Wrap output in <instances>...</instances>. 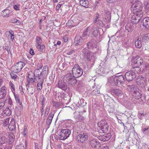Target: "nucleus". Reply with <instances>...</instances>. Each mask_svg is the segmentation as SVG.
Listing matches in <instances>:
<instances>
[{
  "label": "nucleus",
  "mask_w": 149,
  "mask_h": 149,
  "mask_svg": "<svg viewBox=\"0 0 149 149\" xmlns=\"http://www.w3.org/2000/svg\"><path fill=\"white\" fill-rule=\"evenodd\" d=\"M143 63V60L142 58L139 57L138 58L135 62V63L137 65H140Z\"/></svg>",
  "instance_id": "29"
},
{
  "label": "nucleus",
  "mask_w": 149,
  "mask_h": 149,
  "mask_svg": "<svg viewBox=\"0 0 149 149\" xmlns=\"http://www.w3.org/2000/svg\"><path fill=\"white\" fill-rule=\"evenodd\" d=\"M9 14V10L8 9L3 10L1 13V15L4 17H8Z\"/></svg>",
  "instance_id": "27"
},
{
  "label": "nucleus",
  "mask_w": 149,
  "mask_h": 149,
  "mask_svg": "<svg viewBox=\"0 0 149 149\" xmlns=\"http://www.w3.org/2000/svg\"><path fill=\"white\" fill-rule=\"evenodd\" d=\"M132 88H134L133 90L132 91V95L133 97L136 99H139L141 97V94L139 92V89L137 88L136 89L135 86H132Z\"/></svg>",
  "instance_id": "15"
},
{
  "label": "nucleus",
  "mask_w": 149,
  "mask_h": 149,
  "mask_svg": "<svg viewBox=\"0 0 149 149\" xmlns=\"http://www.w3.org/2000/svg\"><path fill=\"white\" fill-rule=\"evenodd\" d=\"M73 75L75 78H78L81 76L83 74L82 69L80 68L79 66L77 65H75L72 69Z\"/></svg>",
  "instance_id": "7"
},
{
  "label": "nucleus",
  "mask_w": 149,
  "mask_h": 149,
  "mask_svg": "<svg viewBox=\"0 0 149 149\" xmlns=\"http://www.w3.org/2000/svg\"><path fill=\"white\" fill-rule=\"evenodd\" d=\"M28 74V78H30L31 77H36V73L35 72V71L34 72L32 71L29 72L27 73Z\"/></svg>",
  "instance_id": "34"
},
{
  "label": "nucleus",
  "mask_w": 149,
  "mask_h": 149,
  "mask_svg": "<svg viewBox=\"0 0 149 149\" xmlns=\"http://www.w3.org/2000/svg\"><path fill=\"white\" fill-rule=\"evenodd\" d=\"M61 6V5L60 4H58L56 6V9L58 10L59 9Z\"/></svg>",
  "instance_id": "61"
},
{
  "label": "nucleus",
  "mask_w": 149,
  "mask_h": 149,
  "mask_svg": "<svg viewBox=\"0 0 149 149\" xmlns=\"http://www.w3.org/2000/svg\"><path fill=\"white\" fill-rule=\"evenodd\" d=\"M54 116V114L52 112H51L48 116L46 122V124L47 125H50L51 124Z\"/></svg>",
  "instance_id": "22"
},
{
  "label": "nucleus",
  "mask_w": 149,
  "mask_h": 149,
  "mask_svg": "<svg viewBox=\"0 0 149 149\" xmlns=\"http://www.w3.org/2000/svg\"><path fill=\"white\" fill-rule=\"evenodd\" d=\"M71 134L70 130L68 129H62L61 131L59 138L61 140H65L67 139Z\"/></svg>",
  "instance_id": "9"
},
{
  "label": "nucleus",
  "mask_w": 149,
  "mask_h": 149,
  "mask_svg": "<svg viewBox=\"0 0 149 149\" xmlns=\"http://www.w3.org/2000/svg\"><path fill=\"white\" fill-rule=\"evenodd\" d=\"M125 77L127 81H131L135 78L136 74L132 71H129L125 73Z\"/></svg>",
  "instance_id": "13"
},
{
  "label": "nucleus",
  "mask_w": 149,
  "mask_h": 149,
  "mask_svg": "<svg viewBox=\"0 0 149 149\" xmlns=\"http://www.w3.org/2000/svg\"><path fill=\"white\" fill-rule=\"evenodd\" d=\"M87 45L88 49H93L97 47V42L95 40H92L87 44Z\"/></svg>",
  "instance_id": "17"
},
{
  "label": "nucleus",
  "mask_w": 149,
  "mask_h": 149,
  "mask_svg": "<svg viewBox=\"0 0 149 149\" xmlns=\"http://www.w3.org/2000/svg\"><path fill=\"white\" fill-rule=\"evenodd\" d=\"M9 137L10 141L12 142L14 141L15 136L14 134H11L9 135Z\"/></svg>",
  "instance_id": "41"
},
{
  "label": "nucleus",
  "mask_w": 149,
  "mask_h": 149,
  "mask_svg": "<svg viewBox=\"0 0 149 149\" xmlns=\"http://www.w3.org/2000/svg\"><path fill=\"white\" fill-rule=\"evenodd\" d=\"M5 86H2L0 88V99H3L5 97L6 94V91Z\"/></svg>",
  "instance_id": "21"
},
{
  "label": "nucleus",
  "mask_w": 149,
  "mask_h": 149,
  "mask_svg": "<svg viewBox=\"0 0 149 149\" xmlns=\"http://www.w3.org/2000/svg\"><path fill=\"white\" fill-rule=\"evenodd\" d=\"M105 19L108 22H110L111 20V15L110 14H109L108 16L107 17H105Z\"/></svg>",
  "instance_id": "50"
},
{
  "label": "nucleus",
  "mask_w": 149,
  "mask_h": 149,
  "mask_svg": "<svg viewBox=\"0 0 149 149\" xmlns=\"http://www.w3.org/2000/svg\"><path fill=\"white\" fill-rule=\"evenodd\" d=\"M30 53L31 55H33L34 54L33 50L32 49H30Z\"/></svg>",
  "instance_id": "57"
},
{
  "label": "nucleus",
  "mask_w": 149,
  "mask_h": 149,
  "mask_svg": "<svg viewBox=\"0 0 149 149\" xmlns=\"http://www.w3.org/2000/svg\"><path fill=\"white\" fill-rule=\"evenodd\" d=\"M74 51L73 50H72L70 52H68L67 53V54L69 55H71L72 54L73 52H74Z\"/></svg>",
  "instance_id": "63"
},
{
  "label": "nucleus",
  "mask_w": 149,
  "mask_h": 149,
  "mask_svg": "<svg viewBox=\"0 0 149 149\" xmlns=\"http://www.w3.org/2000/svg\"><path fill=\"white\" fill-rule=\"evenodd\" d=\"M149 39V37L148 35L146 34L143 37V40H148Z\"/></svg>",
  "instance_id": "49"
},
{
  "label": "nucleus",
  "mask_w": 149,
  "mask_h": 149,
  "mask_svg": "<svg viewBox=\"0 0 149 149\" xmlns=\"http://www.w3.org/2000/svg\"><path fill=\"white\" fill-rule=\"evenodd\" d=\"M101 22L99 20V16L98 13H97L95 17L94 18L93 22L94 23L98 24Z\"/></svg>",
  "instance_id": "31"
},
{
  "label": "nucleus",
  "mask_w": 149,
  "mask_h": 149,
  "mask_svg": "<svg viewBox=\"0 0 149 149\" xmlns=\"http://www.w3.org/2000/svg\"><path fill=\"white\" fill-rule=\"evenodd\" d=\"M92 94L93 95H96L97 94H99L100 93V88H96L92 92Z\"/></svg>",
  "instance_id": "39"
},
{
  "label": "nucleus",
  "mask_w": 149,
  "mask_h": 149,
  "mask_svg": "<svg viewBox=\"0 0 149 149\" xmlns=\"http://www.w3.org/2000/svg\"><path fill=\"white\" fill-rule=\"evenodd\" d=\"M57 86V87L64 91L66 90L67 88V86L65 83L62 81H58Z\"/></svg>",
  "instance_id": "19"
},
{
  "label": "nucleus",
  "mask_w": 149,
  "mask_h": 149,
  "mask_svg": "<svg viewBox=\"0 0 149 149\" xmlns=\"http://www.w3.org/2000/svg\"><path fill=\"white\" fill-rule=\"evenodd\" d=\"M82 39L79 36H76L75 37L73 44L76 46L80 45L82 44Z\"/></svg>",
  "instance_id": "20"
},
{
  "label": "nucleus",
  "mask_w": 149,
  "mask_h": 149,
  "mask_svg": "<svg viewBox=\"0 0 149 149\" xmlns=\"http://www.w3.org/2000/svg\"><path fill=\"white\" fill-rule=\"evenodd\" d=\"M49 108H48V107H47L46 108L45 113V116H47L48 115V114L49 112Z\"/></svg>",
  "instance_id": "46"
},
{
  "label": "nucleus",
  "mask_w": 149,
  "mask_h": 149,
  "mask_svg": "<svg viewBox=\"0 0 149 149\" xmlns=\"http://www.w3.org/2000/svg\"><path fill=\"white\" fill-rule=\"evenodd\" d=\"M89 29L90 30V33L92 35L95 37H96L98 35V31L96 27L95 26H92L88 27Z\"/></svg>",
  "instance_id": "16"
},
{
  "label": "nucleus",
  "mask_w": 149,
  "mask_h": 149,
  "mask_svg": "<svg viewBox=\"0 0 149 149\" xmlns=\"http://www.w3.org/2000/svg\"><path fill=\"white\" fill-rule=\"evenodd\" d=\"M63 39L65 42H66L68 40V38L66 36H64L63 37Z\"/></svg>",
  "instance_id": "58"
},
{
  "label": "nucleus",
  "mask_w": 149,
  "mask_h": 149,
  "mask_svg": "<svg viewBox=\"0 0 149 149\" xmlns=\"http://www.w3.org/2000/svg\"><path fill=\"white\" fill-rule=\"evenodd\" d=\"M42 100L41 101V105L42 106H44L45 100H44V96H42Z\"/></svg>",
  "instance_id": "51"
},
{
  "label": "nucleus",
  "mask_w": 149,
  "mask_h": 149,
  "mask_svg": "<svg viewBox=\"0 0 149 149\" xmlns=\"http://www.w3.org/2000/svg\"><path fill=\"white\" fill-rule=\"evenodd\" d=\"M6 33H8V38L10 39V40L13 42L14 39V33L12 31H7Z\"/></svg>",
  "instance_id": "25"
},
{
  "label": "nucleus",
  "mask_w": 149,
  "mask_h": 149,
  "mask_svg": "<svg viewBox=\"0 0 149 149\" xmlns=\"http://www.w3.org/2000/svg\"><path fill=\"white\" fill-rule=\"evenodd\" d=\"M61 44V42L59 41H58L57 42V43L56 44H54V46H56L57 45H60Z\"/></svg>",
  "instance_id": "59"
},
{
  "label": "nucleus",
  "mask_w": 149,
  "mask_h": 149,
  "mask_svg": "<svg viewBox=\"0 0 149 149\" xmlns=\"http://www.w3.org/2000/svg\"><path fill=\"white\" fill-rule=\"evenodd\" d=\"M79 2L80 4L86 8L88 7L89 2L88 1L81 0Z\"/></svg>",
  "instance_id": "26"
},
{
  "label": "nucleus",
  "mask_w": 149,
  "mask_h": 149,
  "mask_svg": "<svg viewBox=\"0 0 149 149\" xmlns=\"http://www.w3.org/2000/svg\"><path fill=\"white\" fill-rule=\"evenodd\" d=\"M98 139L101 141H105L104 134L99 136Z\"/></svg>",
  "instance_id": "47"
},
{
  "label": "nucleus",
  "mask_w": 149,
  "mask_h": 149,
  "mask_svg": "<svg viewBox=\"0 0 149 149\" xmlns=\"http://www.w3.org/2000/svg\"><path fill=\"white\" fill-rule=\"evenodd\" d=\"M3 113L6 115L9 116L11 114V111L8 108H6L3 111Z\"/></svg>",
  "instance_id": "36"
},
{
  "label": "nucleus",
  "mask_w": 149,
  "mask_h": 149,
  "mask_svg": "<svg viewBox=\"0 0 149 149\" xmlns=\"http://www.w3.org/2000/svg\"><path fill=\"white\" fill-rule=\"evenodd\" d=\"M135 45L136 47L138 48H140L141 47V40H139L138 38L136 41L135 42Z\"/></svg>",
  "instance_id": "32"
},
{
  "label": "nucleus",
  "mask_w": 149,
  "mask_h": 149,
  "mask_svg": "<svg viewBox=\"0 0 149 149\" xmlns=\"http://www.w3.org/2000/svg\"><path fill=\"white\" fill-rule=\"evenodd\" d=\"M14 96L17 103L19 104V105L21 106V107H22V104L20 101L19 97V96L17 95H16L14 94Z\"/></svg>",
  "instance_id": "35"
},
{
  "label": "nucleus",
  "mask_w": 149,
  "mask_h": 149,
  "mask_svg": "<svg viewBox=\"0 0 149 149\" xmlns=\"http://www.w3.org/2000/svg\"><path fill=\"white\" fill-rule=\"evenodd\" d=\"M10 75L12 79H15L17 77V75L12 72L10 73Z\"/></svg>",
  "instance_id": "45"
},
{
  "label": "nucleus",
  "mask_w": 149,
  "mask_h": 149,
  "mask_svg": "<svg viewBox=\"0 0 149 149\" xmlns=\"http://www.w3.org/2000/svg\"><path fill=\"white\" fill-rule=\"evenodd\" d=\"M55 106L57 107H59L60 106V104L58 102H55Z\"/></svg>",
  "instance_id": "56"
},
{
  "label": "nucleus",
  "mask_w": 149,
  "mask_h": 149,
  "mask_svg": "<svg viewBox=\"0 0 149 149\" xmlns=\"http://www.w3.org/2000/svg\"><path fill=\"white\" fill-rule=\"evenodd\" d=\"M135 71L138 74H141L143 72V70H141V68L139 67H134Z\"/></svg>",
  "instance_id": "38"
},
{
  "label": "nucleus",
  "mask_w": 149,
  "mask_h": 149,
  "mask_svg": "<svg viewBox=\"0 0 149 149\" xmlns=\"http://www.w3.org/2000/svg\"><path fill=\"white\" fill-rule=\"evenodd\" d=\"M104 135L105 141L109 140L111 137V134L110 133H108Z\"/></svg>",
  "instance_id": "37"
},
{
  "label": "nucleus",
  "mask_w": 149,
  "mask_h": 149,
  "mask_svg": "<svg viewBox=\"0 0 149 149\" xmlns=\"http://www.w3.org/2000/svg\"><path fill=\"white\" fill-rule=\"evenodd\" d=\"M133 3H138L139 2H140V0H132Z\"/></svg>",
  "instance_id": "60"
},
{
  "label": "nucleus",
  "mask_w": 149,
  "mask_h": 149,
  "mask_svg": "<svg viewBox=\"0 0 149 149\" xmlns=\"http://www.w3.org/2000/svg\"><path fill=\"white\" fill-rule=\"evenodd\" d=\"M8 128L9 130L11 131H13L15 129V124L14 122L11 123V124H10L8 125Z\"/></svg>",
  "instance_id": "33"
},
{
  "label": "nucleus",
  "mask_w": 149,
  "mask_h": 149,
  "mask_svg": "<svg viewBox=\"0 0 149 149\" xmlns=\"http://www.w3.org/2000/svg\"><path fill=\"white\" fill-rule=\"evenodd\" d=\"M82 56L86 61L90 62L92 64L94 63L96 59L95 53L91 52L86 48L82 50Z\"/></svg>",
  "instance_id": "2"
},
{
  "label": "nucleus",
  "mask_w": 149,
  "mask_h": 149,
  "mask_svg": "<svg viewBox=\"0 0 149 149\" xmlns=\"http://www.w3.org/2000/svg\"><path fill=\"white\" fill-rule=\"evenodd\" d=\"M90 145L92 148L98 149L100 147V144L98 141L95 139H91L89 141Z\"/></svg>",
  "instance_id": "14"
},
{
  "label": "nucleus",
  "mask_w": 149,
  "mask_h": 149,
  "mask_svg": "<svg viewBox=\"0 0 149 149\" xmlns=\"http://www.w3.org/2000/svg\"><path fill=\"white\" fill-rule=\"evenodd\" d=\"M9 85L11 86V88L13 89V91L15 90V88L14 86V84L11 82H9Z\"/></svg>",
  "instance_id": "52"
},
{
  "label": "nucleus",
  "mask_w": 149,
  "mask_h": 149,
  "mask_svg": "<svg viewBox=\"0 0 149 149\" xmlns=\"http://www.w3.org/2000/svg\"><path fill=\"white\" fill-rule=\"evenodd\" d=\"M48 72V67L47 66H45L43 68L41 72L39 69L35 70V72L37 78L39 77L40 79H42L43 80L47 77Z\"/></svg>",
  "instance_id": "3"
},
{
  "label": "nucleus",
  "mask_w": 149,
  "mask_h": 149,
  "mask_svg": "<svg viewBox=\"0 0 149 149\" xmlns=\"http://www.w3.org/2000/svg\"><path fill=\"white\" fill-rule=\"evenodd\" d=\"M24 66V64L23 62H18L15 65L11 67V71L15 73L19 72Z\"/></svg>",
  "instance_id": "10"
},
{
  "label": "nucleus",
  "mask_w": 149,
  "mask_h": 149,
  "mask_svg": "<svg viewBox=\"0 0 149 149\" xmlns=\"http://www.w3.org/2000/svg\"><path fill=\"white\" fill-rule=\"evenodd\" d=\"M125 81L123 75L116 76L114 77H111L108 80L107 84L111 86L122 85Z\"/></svg>",
  "instance_id": "1"
},
{
  "label": "nucleus",
  "mask_w": 149,
  "mask_h": 149,
  "mask_svg": "<svg viewBox=\"0 0 149 149\" xmlns=\"http://www.w3.org/2000/svg\"><path fill=\"white\" fill-rule=\"evenodd\" d=\"M9 120L8 119H6L5 122L3 123V125L5 126L7 125L8 124Z\"/></svg>",
  "instance_id": "53"
},
{
  "label": "nucleus",
  "mask_w": 149,
  "mask_h": 149,
  "mask_svg": "<svg viewBox=\"0 0 149 149\" xmlns=\"http://www.w3.org/2000/svg\"><path fill=\"white\" fill-rule=\"evenodd\" d=\"M145 8L146 11H149V4H148L147 3H146L144 4Z\"/></svg>",
  "instance_id": "44"
},
{
  "label": "nucleus",
  "mask_w": 149,
  "mask_h": 149,
  "mask_svg": "<svg viewBox=\"0 0 149 149\" xmlns=\"http://www.w3.org/2000/svg\"><path fill=\"white\" fill-rule=\"evenodd\" d=\"M15 149H25V148L23 144H20L19 145L16 146Z\"/></svg>",
  "instance_id": "40"
},
{
  "label": "nucleus",
  "mask_w": 149,
  "mask_h": 149,
  "mask_svg": "<svg viewBox=\"0 0 149 149\" xmlns=\"http://www.w3.org/2000/svg\"><path fill=\"white\" fill-rule=\"evenodd\" d=\"M125 29L129 32H132L133 30V26L131 23H128L125 26Z\"/></svg>",
  "instance_id": "24"
},
{
  "label": "nucleus",
  "mask_w": 149,
  "mask_h": 149,
  "mask_svg": "<svg viewBox=\"0 0 149 149\" xmlns=\"http://www.w3.org/2000/svg\"><path fill=\"white\" fill-rule=\"evenodd\" d=\"M35 75L36 76V77H34V78L33 77L28 78L27 80L29 84H33L35 80L36 81L37 77H36V75Z\"/></svg>",
  "instance_id": "28"
},
{
  "label": "nucleus",
  "mask_w": 149,
  "mask_h": 149,
  "mask_svg": "<svg viewBox=\"0 0 149 149\" xmlns=\"http://www.w3.org/2000/svg\"><path fill=\"white\" fill-rule=\"evenodd\" d=\"M149 129V127L148 126L147 127V128H144L143 130V132H144L145 131L148 130Z\"/></svg>",
  "instance_id": "64"
},
{
  "label": "nucleus",
  "mask_w": 149,
  "mask_h": 149,
  "mask_svg": "<svg viewBox=\"0 0 149 149\" xmlns=\"http://www.w3.org/2000/svg\"><path fill=\"white\" fill-rule=\"evenodd\" d=\"M88 30H89V28H88V27L86 29V30L84 32V33L82 35L83 37H85L87 35Z\"/></svg>",
  "instance_id": "43"
},
{
  "label": "nucleus",
  "mask_w": 149,
  "mask_h": 149,
  "mask_svg": "<svg viewBox=\"0 0 149 149\" xmlns=\"http://www.w3.org/2000/svg\"><path fill=\"white\" fill-rule=\"evenodd\" d=\"M44 106H41L40 107V111H44Z\"/></svg>",
  "instance_id": "62"
},
{
  "label": "nucleus",
  "mask_w": 149,
  "mask_h": 149,
  "mask_svg": "<svg viewBox=\"0 0 149 149\" xmlns=\"http://www.w3.org/2000/svg\"><path fill=\"white\" fill-rule=\"evenodd\" d=\"M143 7V5L141 2L138 3H133L131 7V10L136 13H143L142 10Z\"/></svg>",
  "instance_id": "6"
},
{
  "label": "nucleus",
  "mask_w": 149,
  "mask_h": 149,
  "mask_svg": "<svg viewBox=\"0 0 149 149\" xmlns=\"http://www.w3.org/2000/svg\"><path fill=\"white\" fill-rule=\"evenodd\" d=\"M44 81L42 79H40L39 77L37 78L36 81L38 82L37 88L38 91H40L42 89Z\"/></svg>",
  "instance_id": "18"
},
{
  "label": "nucleus",
  "mask_w": 149,
  "mask_h": 149,
  "mask_svg": "<svg viewBox=\"0 0 149 149\" xmlns=\"http://www.w3.org/2000/svg\"><path fill=\"white\" fill-rule=\"evenodd\" d=\"M20 7V5L19 4L17 5H15L13 6V8L16 11L19 10H20L19 8Z\"/></svg>",
  "instance_id": "42"
},
{
  "label": "nucleus",
  "mask_w": 149,
  "mask_h": 149,
  "mask_svg": "<svg viewBox=\"0 0 149 149\" xmlns=\"http://www.w3.org/2000/svg\"><path fill=\"white\" fill-rule=\"evenodd\" d=\"M4 103L3 102L0 103V110L1 109L4 105Z\"/></svg>",
  "instance_id": "54"
},
{
  "label": "nucleus",
  "mask_w": 149,
  "mask_h": 149,
  "mask_svg": "<svg viewBox=\"0 0 149 149\" xmlns=\"http://www.w3.org/2000/svg\"><path fill=\"white\" fill-rule=\"evenodd\" d=\"M143 25L147 29H149V17L145 18L143 20Z\"/></svg>",
  "instance_id": "23"
},
{
  "label": "nucleus",
  "mask_w": 149,
  "mask_h": 149,
  "mask_svg": "<svg viewBox=\"0 0 149 149\" xmlns=\"http://www.w3.org/2000/svg\"><path fill=\"white\" fill-rule=\"evenodd\" d=\"M112 92L115 95L117 96L119 95H120L122 93V92L121 90L119 89H113L112 91Z\"/></svg>",
  "instance_id": "30"
},
{
  "label": "nucleus",
  "mask_w": 149,
  "mask_h": 149,
  "mask_svg": "<svg viewBox=\"0 0 149 149\" xmlns=\"http://www.w3.org/2000/svg\"><path fill=\"white\" fill-rule=\"evenodd\" d=\"M11 22L14 23L16 22L17 24L19 23V22H18V20L14 18L11 20Z\"/></svg>",
  "instance_id": "48"
},
{
  "label": "nucleus",
  "mask_w": 149,
  "mask_h": 149,
  "mask_svg": "<svg viewBox=\"0 0 149 149\" xmlns=\"http://www.w3.org/2000/svg\"><path fill=\"white\" fill-rule=\"evenodd\" d=\"M88 139V136L86 133L81 132L77 137V139L78 142L84 143Z\"/></svg>",
  "instance_id": "12"
},
{
  "label": "nucleus",
  "mask_w": 149,
  "mask_h": 149,
  "mask_svg": "<svg viewBox=\"0 0 149 149\" xmlns=\"http://www.w3.org/2000/svg\"><path fill=\"white\" fill-rule=\"evenodd\" d=\"M74 76L70 73H68L63 78V80L68 84L74 86L77 83V81Z\"/></svg>",
  "instance_id": "4"
},
{
  "label": "nucleus",
  "mask_w": 149,
  "mask_h": 149,
  "mask_svg": "<svg viewBox=\"0 0 149 149\" xmlns=\"http://www.w3.org/2000/svg\"><path fill=\"white\" fill-rule=\"evenodd\" d=\"M97 125L99 127V130L101 133H105L108 131L109 127L106 121L105 120H102L97 123Z\"/></svg>",
  "instance_id": "5"
},
{
  "label": "nucleus",
  "mask_w": 149,
  "mask_h": 149,
  "mask_svg": "<svg viewBox=\"0 0 149 149\" xmlns=\"http://www.w3.org/2000/svg\"><path fill=\"white\" fill-rule=\"evenodd\" d=\"M135 13L132 16L131 18V21L133 24H137L141 20V19L143 16V13Z\"/></svg>",
  "instance_id": "11"
},
{
  "label": "nucleus",
  "mask_w": 149,
  "mask_h": 149,
  "mask_svg": "<svg viewBox=\"0 0 149 149\" xmlns=\"http://www.w3.org/2000/svg\"><path fill=\"white\" fill-rule=\"evenodd\" d=\"M27 130V129L26 128H24V131L23 132V134L24 135V136L26 135V131Z\"/></svg>",
  "instance_id": "55"
},
{
  "label": "nucleus",
  "mask_w": 149,
  "mask_h": 149,
  "mask_svg": "<svg viewBox=\"0 0 149 149\" xmlns=\"http://www.w3.org/2000/svg\"><path fill=\"white\" fill-rule=\"evenodd\" d=\"M35 46L38 50L42 52L45 48V45L42 43V40L41 38L38 36L36 37V39Z\"/></svg>",
  "instance_id": "8"
}]
</instances>
